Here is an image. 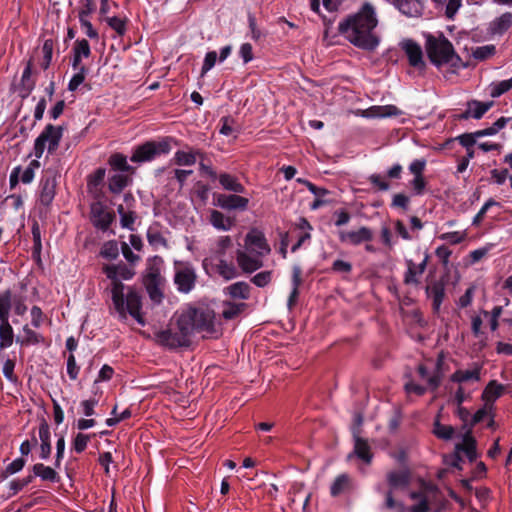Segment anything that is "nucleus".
I'll use <instances>...</instances> for the list:
<instances>
[{
    "mask_svg": "<svg viewBox=\"0 0 512 512\" xmlns=\"http://www.w3.org/2000/svg\"><path fill=\"white\" fill-rule=\"evenodd\" d=\"M377 23L374 7L364 3L357 13L348 15L339 23L338 31L354 46L374 51L380 43L379 37L373 33Z\"/></svg>",
    "mask_w": 512,
    "mask_h": 512,
    "instance_id": "obj_1",
    "label": "nucleus"
},
{
    "mask_svg": "<svg viewBox=\"0 0 512 512\" xmlns=\"http://www.w3.org/2000/svg\"><path fill=\"white\" fill-rule=\"evenodd\" d=\"M107 163L109 165L108 192H122L132 185L137 168L128 163L126 155L114 152L109 156Z\"/></svg>",
    "mask_w": 512,
    "mask_h": 512,
    "instance_id": "obj_2",
    "label": "nucleus"
},
{
    "mask_svg": "<svg viewBox=\"0 0 512 512\" xmlns=\"http://www.w3.org/2000/svg\"><path fill=\"white\" fill-rule=\"evenodd\" d=\"M104 273L111 280V298L116 312L120 318L125 317V306H124V289L125 285L118 279L120 276L124 280H130L135 275L134 269L128 267L124 263L118 265H106L104 267Z\"/></svg>",
    "mask_w": 512,
    "mask_h": 512,
    "instance_id": "obj_3",
    "label": "nucleus"
},
{
    "mask_svg": "<svg viewBox=\"0 0 512 512\" xmlns=\"http://www.w3.org/2000/svg\"><path fill=\"white\" fill-rule=\"evenodd\" d=\"M180 319L189 327V331L206 332L213 334L215 329V312L209 307H190L179 315Z\"/></svg>",
    "mask_w": 512,
    "mask_h": 512,
    "instance_id": "obj_4",
    "label": "nucleus"
},
{
    "mask_svg": "<svg viewBox=\"0 0 512 512\" xmlns=\"http://www.w3.org/2000/svg\"><path fill=\"white\" fill-rule=\"evenodd\" d=\"M425 49L429 61L437 68H440L451 61L454 47L443 33H439L438 36L426 35Z\"/></svg>",
    "mask_w": 512,
    "mask_h": 512,
    "instance_id": "obj_5",
    "label": "nucleus"
},
{
    "mask_svg": "<svg viewBox=\"0 0 512 512\" xmlns=\"http://www.w3.org/2000/svg\"><path fill=\"white\" fill-rule=\"evenodd\" d=\"M171 137H164L159 141L150 140L132 149L130 161L136 164L147 163L155 160L160 155L169 154L171 151Z\"/></svg>",
    "mask_w": 512,
    "mask_h": 512,
    "instance_id": "obj_6",
    "label": "nucleus"
},
{
    "mask_svg": "<svg viewBox=\"0 0 512 512\" xmlns=\"http://www.w3.org/2000/svg\"><path fill=\"white\" fill-rule=\"evenodd\" d=\"M185 322H183L180 317H178L176 321V329H164L160 330L155 334L156 342L170 350H174L181 347H189L191 340L190 336L192 335L189 331V327L185 326Z\"/></svg>",
    "mask_w": 512,
    "mask_h": 512,
    "instance_id": "obj_7",
    "label": "nucleus"
},
{
    "mask_svg": "<svg viewBox=\"0 0 512 512\" xmlns=\"http://www.w3.org/2000/svg\"><path fill=\"white\" fill-rule=\"evenodd\" d=\"M199 159L200 174L214 182L217 178V172L212 168L210 160L206 153L197 148H189V151L178 150L175 152L173 161L178 166H192Z\"/></svg>",
    "mask_w": 512,
    "mask_h": 512,
    "instance_id": "obj_8",
    "label": "nucleus"
},
{
    "mask_svg": "<svg viewBox=\"0 0 512 512\" xmlns=\"http://www.w3.org/2000/svg\"><path fill=\"white\" fill-rule=\"evenodd\" d=\"M161 262L162 259L158 256H155L153 260H149L146 272L143 275V285L151 301L156 304L161 303L164 297L161 289L164 279L161 276V270L159 267V263Z\"/></svg>",
    "mask_w": 512,
    "mask_h": 512,
    "instance_id": "obj_9",
    "label": "nucleus"
},
{
    "mask_svg": "<svg viewBox=\"0 0 512 512\" xmlns=\"http://www.w3.org/2000/svg\"><path fill=\"white\" fill-rule=\"evenodd\" d=\"M409 496L412 500H417L418 502L406 506L403 502L394 499L392 491H387L383 507L386 509H397L398 512H430V501L423 491H412Z\"/></svg>",
    "mask_w": 512,
    "mask_h": 512,
    "instance_id": "obj_10",
    "label": "nucleus"
},
{
    "mask_svg": "<svg viewBox=\"0 0 512 512\" xmlns=\"http://www.w3.org/2000/svg\"><path fill=\"white\" fill-rule=\"evenodd\" d=\"M174 284L180 293L188 294L196 286L197 273L189 261H174Z\"/></svg>",
    "mask_w": 512,
    "mask_h": 512,
    "instance_id": "obj_11",
    "label": "nucleus"
},
{
    "mask_svg": "<svg viewBox=\"0 0 512 512\" xmlns=\"http://www.w3.org/2000/svg\"><path fill=\"white\" fill-rule=\"evenodd\" d=\"M62 133V127L48 124L34 141V156L40 158L46 145H48V151L50 153L55 151L58 148Z\"/></svg>",
    "mask_w": 512,
    "mask_h": 512,
    "instance_id": "obj_12",
    "label": "nucleus"
},
{
    "mask_svg": "<svg viewBox=\"0 0 512 512\" xmlns=\"http://www.w3.org/2000/svg\"><path fill=\"white\" fill-rule=\"evenodd\" d=\"M125 314L128 312L139 324L144 325V319L141 315L142 296L133 287H129L126 296L124 295ZM126 316L123 318L125 319Z\"/></svg>",
    "mask_w": 512,
    "mask_h": 512,
    "instance_id": "obj_13",
    "label": "nucleus"
},
{
    "mask_svg": "<svg viewBox=\"0 0 512 512\" xmlns=\"http://www.w3.org/2000/svg\"><path fill=\"white\" fill-rule=\"evenodd\" d=\"M113 219L114 214L99 200L91 204V221L97 229L108 230Z\"/></svg>",
    "mask_w": 512,
    "mask_h": 512,
    "instance_id": "obj_14",
    "label": "nucleus"
},
{
    "mask_svg": "<svg viewBox=\"0 0 512 512\" xmlns=\"http://www.w3.org/2000/svg\"><path fill=\"white\" fill-rule=\"evenodd\" d=\"M400 47L405 52L410 66L419 70L426 68L422 48L416 41L405 39L400 43Z\"/></svg>",
    "mask_w": 512,
    "mask_h": 512,
    "instance_id": "obj_15",
    "label": "nucleus"
},
{
    "mask_svg": "<svg viewBox=\"0 0 512 512\" xmlns=\"http://www.w3.org/2000/svg\"><path fill=\"white\" fill-rule=\"evenodd\" d=\"M339 240L354 246L371 241L374 237L372 230L368 227H361L356 231H339Z\"/></svg>",
    "mask_w": 512,
    "mask_h": 512,
    "instance_id": "obj_16",
    "label": "nucleus"
},
{
    "mask_svg": "<svg viewBox=\"0 0 512 512\" xmlns=\"http://www.w3.org/2000/svg\"><path fill=\"white\" fill-rule=\"evenodd\" d=\"M214 196H216L215 205L228 211L245 210L248 205V199L238 194H214Z\"/></svg>",
    "mask_w": 512,
    "mask_h": 512,
    "instance_id": "obj_17",
    "label": "nucleus"
},
{
    "mask_svg": "<svg viewBox=\"0 0 512 512\" xmlns=\"http://www.w3.org/2000/svg\"><path fill=\"white\" fill-rule=\"evenodd\" d=\"M32 182V162L25 166L18 165L11 170L9 187L11 190L20 189V184Z\"/></svg>",
    "mask_w": 512,
    "mask_h": 512,
    "instance_id": "obj_18",
    "label": "nucleus"
},
{
    "mask_svg": "<svg viewBox=\"0 0 512 512\" xmlns=\"http://www.w3.org/2000/svg\"><path fill=\"white\" fill-rule=\"evenodd\" d=\"M427 297L432 299V308L435 314L439 313L445 298V285L442 281H434L425 288Z\"/></svg>",
    "mask_w": 512,
    "mask_h": 512,
    "instance_id": "obj_19",
    "label": "nucleus"
},
{
    "mask_svg": "<svg viewBox=\"0 0 512 512\" xmlns=\"http://www.w3.org/2000/svg\"><path fill=\"white\" fill-rule=\"evenodd\" d=\"M403 172V168L400 164L393 165L390 169L387 170L385 175L374 174L370 177V181L378 187L380 190H388L390 185L387 179H399Z\"/></svg>",
    "mask_w": 512,
    "mask_h": 512,
    "instance_id": "obj_20",
    "label": "nucleus"
},
{
    "mask_svg": "<svg viewBox=\"0 0 512 512\" xmlns=\"http://www.w3.org/2000/svg\"><path fill=\"white\" fill-rule=\"evenodd\" d=\"M425 167L426 160L424 158L415 159L409 165V171L414 175V178L411 180V185L416 192H421L425 188V179L423 177Z\"/></svg>",
    "mask_w": 512,
    "mask_h": 512,
    "instance_id": "obj_21",
    "label": "nucleus"
},
{
    "mask_svg": "<svg viewBox=\"0 0 512 512\" xmlns=\"http://www.w3.org/2000/svg\"><path fill=\"white\" fill-rule=\"evenodd\" d=\"M245 243L249 248L257 251L259 255L270 252V247L267 244L264 234L259 231L249 232L246 235Z\"/></svg>",
    "mask_w": 512,
    "mask_h": 512,
    "instance_id": "obj_22",
    "label": "nucleus"
},
{
    "mask_svg": "<svg viewBox=\"0 0 512 512\" xmlns=\"http://www.w3.org/2000/svg\"><path fill=\"white\" fill-rule=\"evenodd\" d=\"M411 474L408 470L391 471L387 474V482L390 487L388 491L405 489L409 486Z\"/></svg>",
    "mask_w": 512,
    "mask_h": 512,
    "instance_id": "obj_23",
    "label": "nucleus"
},
{
    "mask_svg": "<svg viewBox=\"0 0 512 512\" xmlns=\"http://www.w3.org/2000/svg\"><path fill=\"white\" fill-rule=\"evenodd\" d=\"M455 448L457 452H464L470 462H474L476 460V440L472 436L470 430L464 434L463 441L461 443L456 444Z\"/></svg>",
    "mask_w": 512,
    "mask_h": 512,
    "instance_id": "obj_24",
    "label": "nucleus"
},
{
    "mask_svg": "<svg viewBox=\"0 0 512 512\" xmlns=\"http://www.w3.org/2000/svg\"><path fill=\"white\" fill-rule=\"evenodd\" d=\"M31 68L32 59H29L23 71L21 83L15 86V92H17L21 98H27L32 92Z\"/></svg>",
    "mask_w": 512,
    "mask_h": 512,
    "instance_id": "obj_25",
    "label": "nucleus"
},
{
    "mask_svg": "<svg viewBox=\"0 0 512 512\" xmlns=\"http://www.w3.org/2000/svg\"><path fill=\"white\" fill-rule=\"evenodd\" d=\"M352 489L351 477L344 473L338 475L330 487V494L332 497H338L341 494L349 492Z\"/></svg>",
    "mask_w": 512,
    "mask_h": 512,
    "instance_id": "obj_26",
    "label": "nucleus"
},
{
    "mask_svg": "<svg viewBox=\"0 0 512 512\" xmlns=\"http://www.w3.org/2000/svg\"><path fill=\"white\" fill-rule=\"evenodd\" d=\"M237 262L244 272L252 273L262 267V261L248 255L246 252L237 251Z\"/></svg>",
    "mask_w": 512,
    "mask_h": 512,
    "instance_id": "obj_27",
    "label": "nucleus"
},
{
    "mask_svg": "<svg viewBox=\"0 0 512 512\" xmlns=\"http://www.w3.org/2000/svg\"><path fill=\"white\" fill-rule=\"evenodd\" d=\"M354 438V453L366 464H370L372 461L373 454L371 453L370 446L366 439L362 437Z\"/></svg>",
    "mask_w": 512,
    "mask_h": 512,
    "instance_id": "obj_28",
    "label": "nucleus"
},
{
    "mask_svg": "<svg viewBox=\"0 0 512 512\" xmlns=\"http://www.w3.org/2000/svg\"><path fill=\"white\" fill-rule=\"evenodd\" d=\"M480 367H476L473 370H456L451 376L450 381L454 383H464L468 381H479L480 380Z\"/></svg>",
    "mask_w": 512,
    "mask_h": 512,
    "instance_id": "obj_29",
    "label": "nucleus"
},
{
    "mask_svg": "<svg viewBox=\"0 0 512 512\" xmlns=\"http://www.w3.org/2000/svg\"><path fill=\"white\" fill-rule=\"evenodd\" d=\"M405 264L407 270L404 273L403 283L405 285L418 286L420 284V277L423 275L422 272H419L416 263L412 259H406Z\"/></svg>",
    "mask_w": 512,
    "mask_h": 512,
    "instance_id": "obj_30",
    "label": "nucleus"
},
{
    "mask_svg": "<svg viewBox=\"0 0 512 512\" xmlns=\"http://www.w3.org/2000/svg\"><path fill=\"white\" fill-rule=\"evenodd\" d=\"M217 180L219 181L220 186L225 190L231 192H243V186L239 183L238 179L231 174H217V178L213 183H215Z\"/></svg>",
    "mask_w": 512,
    "mask_h": 512,
    "instance_id": "obj_31",
    "label": "nucleus"
},
{
    "mask_svg": "<svg viewBox=\"0 0 512 512\" xmlns=\"http://www.w3.org/2000/svg\"><path fill=\"white\" fill-rule=\"evenodd\" d=\"M504 391V385L498 383L496 380H491L482 393V399L489 402H494L498 399Z\"/></svg>",
    "mask_w": 512,
    "mask_h": 512,
    "instance_id": "obj_32",
    "label": "nucleus"
},
{
    "mask_svg": "<svg viewBox=\"0 0 512 512\" xmlns=\"http://www.w3.org/2000/svg\"><path fill=\"white\" fill-rule=\"evenodd\" d=\"M34 476H39L42 480L52 483L60 480L58 473L53 468L42 463L34 464Z\"/></svg>",
    "mask_w": 512,
    "mask_h": 512,
    "instance_id": "obj_33",
    "label": "nucleus"
},
{
    "mask_svg": "<svg viewBox=\"0 0 512 512\" xmlns=\"http://www.w3.org/2000/svg\"><path fill=\"white\" fill-rule=\"evenodd\" d=\"M106 178V169L103 167L97 168L93 173L87 176V186L90 192L102 187Z\"/></svg>",
    "mask_w": 512,
    "mask_h": 512,
    "instance_id": "obj_34",
    "label": "nucleus"
},
{
    "mask_svg": "<svg viewBox=\"0 0 512 512\" xmlns=\"http://www.w3.org/2000/svg\"><path fill=\"white\" fill-rule=\"evenodd\" d=\"M399 11L407 16H414L419 13L421 5L418 0H395Z\"/></svg>",
    "mask_w": 512,
    "mask_h": 512,
    "instance_id": "obj_35",
    "label": "nucleus"
},
{
    "mask_svg": "<svg viewBox=\"0 0 512 512\" xmlns=\"http://www.w3.org/2000/svg\"><path fill=\"white\" fill-rule=\"evenodd\" d=\"M216 272L226 280L233 279L237 276L236 267L232 263H228L224 259H218L215 264Z\"/></svg>",
    "mask_w": 512,
    "mask_h": 512,
    "instance_id": "obj_36",
    "label": "nucleus"
},
{
    "mask_svg": "<svg viewBox=\"0 0 512 512\" xmlns=\"http://www.w3.org/2000/svg\"><path fill=\"white\" fill-rule=\"evenodd\" d=\"M11 309V294L5 291L0 294V325L9 323V312Z\"/></svg>",
    "mask_w": 512,
    "mask_h": 512,
    "instance_id": "obj_37",
    "label": "nucleus"
},
{
    "mask_svg": "<svg viewBox=\"0 0 512 512\" xmlns=\"http://www.w3.org/2000/svg\"><path fill=\"white\" fill-rule=\"evenodd\" d=\"M59 179L55 172L46 171L40 181L41 192H55Z\"/></svg>",
    "mask_w": 512,
    "mask_h": 512,
    "instance_id": "obj_38",
    "label": "nucleus"
},
{
    "mask_svg": "<svg viewBox=\"0 0 512 512\" xmlns=\"http://www.w3.org/2000/svg\"><path fill=\"white\" fill-rule=\"evenodd\" d=\"M492 25L494 33L503 34L512 26V13H503L501 16H499L493 21Z\"/></svg>",
    "mask_w": 512,
    "mask_h": 512,
    "instance_id": "obj_39",
    "label": "nucleus"
},
{
    "mask_svg": "<svg viewBox=\"0 0 512 512\" xmlns=\"http://www.w3.org/2000/svg\"><path fill=\"white\" fill-rule=\"evenodd\" d=\"M210 222L215 228L224 231L229 230L233 224L230 218H226L218 210L211 211Z\"/></svg>",
    "mask_w": 512,
    "mask_h": 512,
    "instance_id": "obj_40",
    "label": "nucleus"
},
{
    "mask_svg": "<svg viewBox=\"0 0 512 512\" xmlns=\"http://www.w3.org/2000/svg\"><path fill=\"white\" fill-rule=\"evenodd\" d=\"M496 53V46L494 44H487L483 46H478L472 49V56L474 59L478 61H484Z\"/></svg>",
    "mask_w": 512,
    "mask_h": 512,
    "instance_id": "obj_41",
    "label": "nucleus"
},
{
    "mask_svg": "<svg viewBox=\"0 0 512 512\" xmlns=\"http://www.w3.org/2000/svg\"><path fill=\"white\" fill-rule=\"evenodd\" d=\"M433 433L439 439L450 440L455 434V429L451 425H444L436 420L433 425Z\"/></svg>",
    "mask_w": 512,
    "mask_h": 512,
    "instance_id": "obj_42",
    "label": "nucleus"
},
{
    "mask_svg": "<svg viewBox=\"0 0 512 512\" xmlns=\"http://www.w3.org/2000/svg\"><path fill=\"white\" fill-rule=\"evenodd\" d=\"M509 121H512V117H500L491 127L476 131V135L482 137L495 135L499 130L504 128Z\"/></svg>",
    "mask_w": 512,
    "mask_h": 512,
    "instance_id": "obj_43",
    "label": "nucleus"
},
{
    "mask_svg": "<svg viewBox=\"0 0 512 512\" xmlns=\"http://www.w3.org/2000/svg\"><path fill=\"white\" fill-rule=\"evenodd\" d=\"M492 102H481L478 100H472L468 102V107L472 110L471 116L474 119H481L483 115L491 108Z\"/></svg>",
    "mask_w": 512,
    "mask_h": 512,
    "instance_id": "obj_44",
    "label": "nucleus"
},
{
    "mask_svg": "<svg viewBox=\"0 0 512 512\" xmlns=\"http://www.w3.org/2000/svg\"><path fill=\"white\" fill-rule=\"evenodd\" d=\"M233 298L248 299L250 287L246 282H236L228 287Z\"/></svg>",
    "mask_w": 512,
    "mask_h": 512,
    "instance_id": "obj_45",
    "label": "nucleus"
},
{
    "mask_svg": "<svg viewBox=\"0 0 512 512\" xmlns=\"http://www.w3.org/2000/svg\"><path fill=\"white\" fill-rule=\"evenodd\" d=\"M106 22L108 26L118 34V36H123L126 33L128 18L113 16L106 18Z\"/></svg>",
    "mask_w": 512,
    "mask_h": 512,
    "instance_id": "obj_46",
    "label": "nucleus"
},
{
    "mask_svg": "<svg viewBox=\"0 0 512 512\" xmlns=\"http://www.w3.org/2000/svg\"><path fill=\"white\" fill-rule=\"evenodd\" d=\"M148 243L157 249L159 246L167 247V240L163 237L161 232L155 227H149L147 231Z\"/></svg>",
    "mask_w": 512,
    "mask_h": 512,
    "instance_id": "obj_47",
    "label": "nucleus"
},
{
    "mask_svg": "<svg viewBox=\"0 0 512 512\" xmlns=\"http://www.w3.org/2000/svg\"><path fill=\"white\" fill-rule=\"evenodd\" d=\"M72 53L81 58H88L91 55L90 44L86 39H77L72 48Z\"/></svg>",
    "mask_w": 512,
    "mask_h": 512,
    "instance_id": "obj_48",
    "label": "nucleus"
},
{
    "mask_svg": "<svg viewBox=\"0 0 512 512\" xmlns=\"http://www.w3.org/2000/svg\"><path fill=\"white\" fill-rule=\"evenodd\" d=\"M13 343V330L9 323L0 325V348L5 349Z\"/></svg>",
    "mask_w": 512,
    "mask_h": 512,
    "instance_id": "obj_49",
    "label": "nucleus"
},
{
    "mask_svg": "<svg viewBox=\"0 0 512 512\" xmlns=\"http://www.w3.org/2000/svg\"><path fill=\"white\" fill-rule=\"evenodd\" d=\"M80 9L78 12L79 20L88 19L96 11V3L94 0H80Z\"/></svg>",
    "mask_w": 512,
    "mask_h": 512,
    "instance_id": "obj_50",
    "label": "nucleus"
},
{
    "mask_svg": "<svg viewBox=\"0 0 512 512\" xmlns=\"http://www.w3.org/2000/svg\"><path fill=\"white\" fill-rule=\"evenodd\" d=\"M246 307L245 303H228L222 312L225 319L231 320L236 318Z\"/></svg>",
    "mask_w": 512,
    "mask_h": 512,
    "instance_id": "obj_51",
    "label": "nucleus"
},
{
    "mask_svg": "<svg viewBox=\"0 0 512 512\" xmlns=\"http://www.w3.org/2000/svg\"><path fill=\"white\" fill-rule=\"evenodd\" d=\"M100 255L108 260H114L119 255L118 245L115 241L106 242L101 248Z\"/></svg>",
    "mask_w": 512,
    "mask_h": 512,
    "instance_id": "obj_52",
    "label": "nucleus"
},
{
    "mask_svg": "<svg viewBox=\"0 0 512 512\" xmlns=\"http://www.w3.org/2000/svg\"><path fill=\"white\" fill-rule=\"evenodd\" d=\"M88 72L89 69L87 67H82L80 70H78L77 73H75L70 79L68 83V90L72 92L76 91L78 87L84 82Z\"/></svg>",
    "mask_w": 512,
    "mask_h": 512,
    "instance_id": "obj_53",
    "label": "nucleus"
},
{
    "mask_svg": "<svg viewBox=\"0 0 512 512\" xmlns=\"http://www.w3.org/2000/svg\"><path fill=\"white\" fill-rule=\"evenodd\" d=\"M193 175V171L192 170H184V169H173L170 173H169V179L171 181L175 180L178 184H179V187L178 189H182L183 187V184L184 182L190 177Z\"/></svg>",
    "mask_w": 512,
    "mask_h": 512,
    "instance_id": "obj_54",
    "label": "nucleus"
},
{
    "mask_svg": "<svg viewBox=\"0 0 512 512\" xmlns=\"http://www.w3.org/2000/svg\"><path fill=\"white\" fill-rule=\"evenodd\" d=\"M512 89V81L510 79L502 80L491 85V96L496 98Z\"/></svg>",
    "mask_w": 512,
    "mask_h": 512,
    "instance_id": "obj_55",
    "label": "nucleus"
},
{
    "mask_svg": "<svg viewBox=\"0 0 512 512\" xmlns=\"http://www.w3.org/2000/svg\"><path fill=\"white\" fill-rule=\"evenodd\" d=\"M466 238L465 232H459V231H453V232H447L443 233L439 236V239L443 241H447L448 243L452 245H456L464 241Z\"/></svg>",
    "mask_w": 512,
    "mask_h": 512,
    "instance_id": "obj_56",
    "label": "nucleus"
},
{
    "mask_svg": "<svg viewBox=\"0 0 512 512\" xmlns=\"http://www.w3.org/2000/svg\"><path fill=\"white\" fill-rule=\"evenodd\" d=\"M24 464H25V461L22 458L15 459L14 461H12L11 463H9L7 465V467L5 468V470L2 473V476L4 478H7V477L19 472L24 467Z\"/></svg>",
    "mask_w": 512,
    "mask_h": 512,
    "instance_id": "obj_57",
    "label": "nucleus"
},
{
    "mask_svg": "<svg viewBox=\"0 0 512 512\" xmlns=\"http://www.w3.org/2000/svg\"><path fill=\"white\" fill-rule=\"evenodd\" d=\"M90 440V435L78 433L73 440V449L77 453H82Z\"/></svg>",
    "mask_w": 512,
    "mask_h": 512,
    "instance_id": "obj_58",
    "label": "nucleus"
},
{
    "mask_svg": "<svg viewBox=\"0 0 512 512\" xmlns=\"http://www.w3.org/2000/svg\"><path fill=\"white\" fill-rule=\"evenodd\" d=\"M368 111L372 112L373 116H391L396 115L397 108L393 105L388 106H373Z\"/></svg>",
    "mask_w": 512,
    "mask_h": 512,
    "instance_id": "obj_59",
    "label": "nucleus"
},
{
    "mask_svg": "<svg viewBox=\"0 0 512 512\" xmlns=\"http://www.w3.org/2000/svg\"><path fill=\"white\" fill-rule=\"evenodd\" d=\"M80 371V367L76 364L74 354L70 353L67 357V374L71 380H76Z\"/></svg>",
    "mask_w": 512,
    "mask_h": 512,
    "instance_id": "obj_60",
    "label": "nucleus"
},
{
    "mask_svg": "<svg viewBox=\"0 0 512 512\" xmlns=\"http://www.w3.org/2000/svg\"><path fill=\"white\" fill-rule=\"evenodd\" d=\"M272 278L271 271H262L256 274L252 279L251 282L256 285L257 287H265L267 284L270 283Z\"/></svg>",
    "mask_w": 512,
    "mask_h": 512,
    "instance_id": "obj_61",
    "label": "nucleus"
},
{
    "mask_svg": "<svg viewBox=\"0 0 512 512\" xmlns=\"http://www.w3.org/2000/svg\"><path fill=\"white\" fill-rule=\"evenodd\" d=\"M217 61V53L216 51H209L206 53L204 62L201 69V74H206L209 70H211Z\"/></svg>",
    "mask_w": 512,
    "mask_h": 512,
    "instance_id": "obj_62",
    "label": "nucleus"
},
{
    "mask_svg": "<svg viewBox=\"0 0 512 512\" xmlns=\"http://www.w3.org/2000/svg\"><path fill=\"white\" fill-rule=\"evenodd\" d=\"M291 284L294 290H299L300 286L303 284L302 268L299 265L292 267Z\"/></svg>",
    "mask_w": 512,
    "mask_h": 512,
    "instance_id": "obj_63",
    "label": "nucleus"
},
{
    "mask_svg": "<svg viewBox=\"0 0 512 512\" xmlns=\"http://www.w3.org/2000/svg\"><path fill=\"white\" fill-rule=\"evenodd\" d=\"M479 136L476 135V132L474 133H464L462 135H459L456 139L459 141V143L465 147L466 149L474 147L476 143V138Z\"/></svg>",
    "mask_w": 512,
    "mask_h": 512,
    "instance_id": "obj_64",
    "label": "nucleus"
}]
</instances>
